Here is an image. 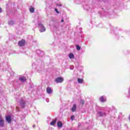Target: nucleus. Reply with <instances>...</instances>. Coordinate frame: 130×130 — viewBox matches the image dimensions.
<instances>
[{"label":"nucleus","instance_id":"obj_2","mask_svg":"<svg viewBox=\"0 0 130 130\" xmlns=\"http://www.w3.org/2000/svg\"><path fill=\"white\" fill-rule=\"evenodd\" d=\"M64 80V79L62 77H58L55 79V82H56V83H62Z\"/></svg>","mask_w":130,"mask_h":130},{"label":"nucleus","instance_id":"obj_6","mask_svg":"<svg viewBox=\"0 0 130 130\" xmlns=\"http://www.w3.org/2000/svg\"><path fill=\"white\" fill-rule=\"evenodd\" d=\"M46 92L48 94H51L52 93V89L50 87H48L46 89Z\"/></svg>","mask_w":130,"mask_h":130},{"label":"nucleus","instance_id":"obj_12","mask_svg":"<svg viewBox=\"0 0 130 130\" xmlns=\"http://www.w3.org/2000/svg\"><path fill=\"white\" fill-rule=\"evenodd\" d=\"M76 109H77V106H76V105H73V106L72 108V111L73 112H75V111H76Z\"/></svg>","mask_w":130,"mask_h":130},{"label":"nucleus","instance_id":"obj_24","mask_svg":"<svg viewBox=\"0 0 130 130\" xmlns=\"http://www.w3.org/2000/svg\"><path fill=\"white\" fill-rule=\"evenodd\" d=\"M16 109L17 110V111H19V108L18 107H16Z\"/></svg>","mask_w":130,"mask_h":130},{"label":"nucleus","instance_id":"obj_21","mask_svg":"<svg viewBox=\"0 0 130 130\" xmlns=\"http://www.w3.org/2000/svg\"><path fill=\"white\" fill-rule=\"evenodd\" d=\"M80 103H81V104H84V100H81L80 101Z\"/></svg>","mask_w":130,"mask_h":130},{"label":"nucleus","instance_id":"obj_15","mask_svg":"<svg viewBox=\"0 0 130 130\" xmlns=\"http://www.w3.org/2000/svg\"><path fill=\"white\" fill-rule=\"evenodd\" d=\"M78 82L80 84H83V79H80V78L78 79Z\"/></svg>","mask_w":130,"mask_h":130},{"label":"nucleus","instance_id":"obj_14","mask_svg":"<svg viewBox=\"0 0 130 130\" xmlns=\"http://www.w3.org/2000/svg\"><path fill=\"white\" fill-rule=\"evenodd\" d=\"M56 123V119H55L54 120H53L51 123V125H54Z\"/></svg>","mask_w":130,"mask_h":130},{"label":"nucleus","instance_id":"obj_13","mask_svg":"<svg viewBox=\"0 0 130 130\" xmlns=\"http://www.w3.org/2000/svg\"><path fill=\"white\" fill-rule=\"evenodd\" d=\"M35 11V9H34V7H30L29 8V12L30 13H34Z\"/></svg>","mask_w":130,"mask_h":130},{"label":"nucleus","instance_id":"obj_4","mask_svg":"<svg viewBox=\"0 0 130 130\" xmlns=\"http://www.w3.org/2000/svg\"><path fill=\"white\" fill-rule=\"evenodd\" d=\"M6 121L8 122V123H11L12 122V118L10 115H8L6 117Z\"/></svg>","mask_w":130,"mask_h":130},{"label":"nucleus","instance_id":"obj_3","mask_svg":"<svg viewBox=\"0 0 130 130\" xmlns=\"http://www.w3.org/2000/svg\"><path fill=\"white\" fill-rule=\"evenodd\" d=\"M5 125V121L4 119L2 117V115H0V126H4Z\"/></svg>","mask_w":130,"mask_h":130},{"label":"nucleus","instance_id":"obj_22","mask_svg":"<svg viewBox=\"0 0 130 130\" xmlns=\"http://www.w3.org/2000/svg\"><path fill=\"white\" fill-rule=\"evenodd\" d=\"M2 12H3V10H2V8H0V13H2Z\"/></svg>","mask_w":130,"mask_h":130},{"label":"nucleus","instance_id":"obj_17","mask_svg":"<svg viewBox=\"0 0 130 130\" xmlns=\"http://www.w3.org/2000/svg\"><path fill=\"white\" fill-rule=\"evenodd\" d=\"M9 25H14V21L10 20L8 22Z\"/></svg>","mask_w":130,"mask_h":130},{"label":"nucleus","instance_id":"obj_25","mask_svg":"<svg viewBox=\"0 0 130 130\" xmlns=\"http://www.w3.org/2000/svg\"><path fill=\"white\" fill-rule=\"evenodd\" d=\"M39 51H40V50H37V52H39Z\"/></svg>","mask_w":130,"mask_h":130},{"label":"nucleus","instance_id":"obj_23","mask_svg":"<svg viewBox=\"0 0 130 130\" xmlns=\"http://www.w3.org/2000/svg\"><path fill=\"white\" fill-rule=\"evenodd\" d=\"M84 8L85 9V10H88V9H87V8H86V6H84Z\"/></svg>","mask_w":130,"mask_h":130},{"label":"nucleus","instance_id":"obj_18","mask_svg":"<svg viewBox=\"0 0 130 130\" xmlns=\"http://www.w3.org/2000/svg\"><path fill=\"white\" fill-rule=\"evenodd\" d=\"M76 48H77V50H81V47H80V46H79V45L76 46Z\"/></svg>","mask_w":130,"mask_h":130},{"label":"nucleus","instance_id":"obj_19","mask_svg":"<svg viewBox=\"0 0 130 130\" xmlns=\"http://www.w3.org/2000/svg\"><path fill=\"white\" fill-rule=\"evenodd\" d=\"M74 118H75L74 115H73L71 117V119H72V120H74Z\"/></svg>","mask_w":130,"mask_h":130},{"label":"nucleus","instance_id":"obj_9","mask_svg":"<svg viewBox=\"0 0 130 130\" xmlns=\"http://www.w3.org/2000/svg\"><path fill=\"white\" fill-rule=\"evenodd\" d=\"M98 115L99 116H104L106 115V114L105 113H103V112H99L98 113Z\"/></svg>","mask_w":130,"mask_h":130},{"label":"nucleus","instance_id":"obj_26","mask_svg":"<svg viewBox=\"0 0 130 130\" xmlns=\"http://www.w3.org/2000/svg\"><path fill=\"white\" fill-rule=\"evenodd\" d=\"M61 22H63V19H62V20H61Z\"/></svg>","mask_w":130,"mask_h":130},{"label":"nucleus","instance_id":"obj_20","mask_svg":"<svg viewBox=\"0 0 130 130\" xmlns=\"http://www.w3.org/2000/svg\"><path fill=\"white\" fill-rule=\"evenodd\" d=\"M55 12H56L57 14H59V12H58V10H57V9H55Z\"/></svg>","mask_w":130,"mask_h":130},{"label":"nucleus","instance_id":"obj_10","mask_svg":"<svg viewBox=\"0 0 130 130\" xmlns=\"http://www.w3.org/2000/svg\"><path fill=\"white\" fill-rule=\"evenodd\" d=\"M19 80L21 82H26V78L24 76L21 77L19 78Z\"/></svg>","mask_w":130,"mask_h":130},{"label":"nucleus","instance_id":"obj_16","mask_svg":"<svg viewBox=\"0 0 130 130\" xmlns=\"http://www.w3.org/2000/svg\"><path fill=\"white\" fill-rule=\"evenodd\" d=\"M74 57H75V56H74V54H73V53H70L69 54V58H74Z\"/></svg>","mask_w":130,"mask_h":130},{"label":"nucleus","instance_id":"obj_7","mask_svg":"<svg viewBox=\"0 0 130 130\" xmlns=\"http://www.w3.org/2000/svg\"><path fill=\"white\" fill-rule=\"evenodd\" d=\"M100 100L101 102H105L106 101V96H102L100 98Z\"/></svg>","mask_w":130,"mask_h":130},{"label":"nucleus","instance_id":"obj_8","mask_svg":"<svg viewBox=\"0 0 130 130\" xmlns=\"http://www.w3.org/2000/svg\"><path fill=\"white\" fill-rule=\"evenodd\" d=\"M20 104L23 108L25 107V101L21 100V101L20 102Z\"/></svg>","mask_w":130,"mask_h":130},{"label":"nucleus","instance_id":"obj_28","mask_svg":"<svg viewBox=\"0 0 130 130\" xmlns=\"http://www.w3.org/2000/svg\"><path fill=\"white\" fill-rule=\"evenodd\" d=\"M60 7H61V5H59Z\"/></svg>","mask_w":130,"mask_h":130},{"label":"nucleus","instance_id":"obj_1","mask_svg":"<svg viewBox=\"0 0 130 130\" xmlns=\"http://www.w3.org/2000/svg\"><path fill=\"white\" fill-rule=\"evenodd\" d=\"M39 28H40V32H45L46 31V28L43 26V24L41 22L38 23Z\"/></svg>","mask_w":130,"mask_h":130},{"label":"nucleus","instance_id":"obj_11","mask_svg":"<svg viewBox=\"0 0 130 130\" xmlns=\"http://www.w3.org/2000/svg\"><path fill=\"white\" fill-rule=\"evenodd\" d=\"M57 125L58 127H61V126H62V122H61L60 121H59L57 122Z\"/></svg>","mask_w":130,"mask_h":130},{"label":"nucleus","instance_id":"obj_5","mask_svg":"<svg viewBox=\"0 0 130 130\" xmlns=\"http://www.w3.org/2000/svg\"><path fill=\"white\" fill-rule=\"evenodd\" d=\"M19 46H24L25 45V40H22L18 42Z\"/></svg>","mask_w":130,"mask_h":130},{"label":"nucleus","instance_id":"obj_27","mask_svg":"<svg viewBox=\"0 0 130 130\" xmlns=\"http://www.w3.org/2000/svg\"><path fill=\"white\" fill-rule=\"evenodd\" d=\"M35 126V125H33V127H34Z\"/></svg>","mask_w":130,"mask_h":130}]
</instances>
